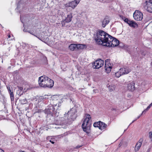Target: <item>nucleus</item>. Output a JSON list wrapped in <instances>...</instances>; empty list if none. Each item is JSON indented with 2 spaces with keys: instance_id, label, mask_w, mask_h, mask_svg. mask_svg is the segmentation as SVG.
Segmentation results:
<instances>
[{
  "instance_id": "obj_1",
  "label": "nucleus",
  "mask_w": 152,
  "mask_h": 152,
  "mask_svg": "<svg viewBox=\"0 0 152 152\" xmlns=\"http://www.w3.org/2000/svg\"><path fill=\"white\" fill-rule=\"evenodd\" d=\"M111 36L105 32L99 30L94 34V37L98 44L106 46Z\"/></svg>"
},
{
  "instance_id": "obj_2",
  "label": "nucleus",
  "mask_w": 152,
  "mask_h": 152,
  "mask_svg": "<svg viewBox=\"0 0 152 152\" xmlns=\"http://www.w3.org/2000/svg\"><path fill=\"white\" fill-rule=\"evenodd\" d=\"M76 112L75 109H71L67 113L64 114L63 117L60 118V124L66 125L70 124L71 121H74L76 119Z\"/></svg>"
},
{
  "instance_id": "obj_3",
  "label": "nucleus",
  "mask_w": 152,
  "mask_h": 152,
  "mask_svg": "<svg viewBox=\"0 0 152 152\" xmlns=\"http://www.w3.org/2000/svg\"><path fill=\"white\" fill-rule=\"evenodd\" d=\"M38 83L39 86L44 88H52L54 85V81L48 77L42 76L39 78Z\"/></svg>"
},
{
  "instance_id": "obj_4",
  "label": "nucleus",
  "mask_w": 152,
  "mask_h": 152,
  "mask_svg": "<svg viewBox=\"0 0 152 152\" xmlns=\"http://www.w3.org/2000/svg\"><path fill=\"white\" fill-rule=\"evenodd\" d=\"M85 117L86 118L82 124V127L84 132L88 133V127L89 128L90 127L91 124L90 120L91 119V117L90 115L88 114H85Z\"/></svg>"
},
{
  "instance_id": "obj_5",
  "label": "nucleus",
  "mask_w": 152,
  "mask_h": 152,
  "mask_svg": "<svg viewBox=\"0 0 152 152\" xmlns=\"http://www.w3.org/2000/svg\"><path fill=\"white\" fill-rule=\"evenodd\" d=\"M109 42L107 43V47H114L118 46L119 44V41L116 38L112 36L110 37Z\"/></svg>"
},
{
  "instance_id": "obj_6",
  "label": "nucleus",
  "mask_w": 152,
  "mask_h": 152,
  "mask_svg": "<svg viewBox=\"0 0 152 152\" xmlns=\"http://www.w3.org/2000/svg\"><path fill=\"white\" fill-rule=\"evenodd\" d=\"M104 64L103 60L100 59L95 61L92 63L93 67L94 69H98L102 66Z\"/></svg>"
},
{
  "instance_id": "obj_7",
  "label": "nucleus",
  "mask_w": 152,
  "mask_h": 152,
  "mask_svg": "<svg viewBox=\"0 0 152 152\" xmlns=\"http://www.w3.org/2000/svg\"><path fill=\"white\" fill-rule=\"evenodd\" d=\"M142 13L139 10L135 11L133 14V17L134 19L137 21L142 20L143 18Z\"/></svg>"
},
{
  "instance_id": "obj_8",
  "label": "nucleus",
  "mask_w": 152,
  "mask_h": 152,
  "mask_svg": "<svg viewBox=\"0 0 152 152\" xmlns=\"http://www.w3.org/2000/svg\"><path fill=\"white\" fill-rule=\"evenodd\" d=\"M146 3L145 8L148 12L152 13V0L146 1Z\"/></svg>"
},
{
  "instance_id": "obj_9",
  "label": "nucleus",
  "mask_w": 152,
  "mask_h": 152,
  "mask_svg": "<svg viewBox=\"0 0 152 152\" xmlns=\"http://www.w3.org/2000/svg\"><path fill=\"white\" fill-rule=\"evenodd\" d=\"M78 0H75L74 1L69 2L66 4L65 6L66 7H71L74 9L79 4Z\"/></svg>"
},
{
  "instance_id": "obj_10",
  "label": "nucleus",
  "mask_w": 152,
  "mask_h": 152,
  "mask_svg": "<svg viewBox=\"0 0 152 152\" xmlns=\"http://www.w3.org/2000/svg\"><path fill=\"white\" fill-rule=\"evenodd\" d=\"M143 141V139L142 138H140L138 142L136 143L134 149L135 152H137L140 148Z\"/></svg>"
},
{
  "instance_id": "obj_11",
  "label": "nucleus",
  "mask_w": 152,
  "mask_h": 152,
  "mask_svg": "<svg viewBox=\"0 0 152 152\" xmlns=\"http://www.w3.org/2000/svg\"><path fill=\"white\" fill-rule=\"evenodd\" d=\"M110 59H107L105 61V68L106 71H108V72H110L111 69L112 68V66L110 65Z\"/></svg>"
},
{
  "instance_id": "obj_12",
  "label": "nucleus",
  "mask_w": 152,
  "mask_h": 152,
  "mask_svg": "<svg viewBox=\"0 0 152 152\" xmlns=\"http://www.w3.org/2000/svg\"><path fill=\"white\" fill-rule=\"evenodd\" d=\"M49 110L51 112V116H53L54 115H57L58 116V115L57 114V110H56L55 108L53 105H51L48 107Z\"/></svg>"
},
{
  "instance_id": "obj_13",
  "label": "nucleus",
  "mask_w": 152,
  "mask_h": 152,
  "mask_svg": "<svg viewBox=\"0 0 152 152\" xmlns=\"http://www.w3.org/2000/svg\"><path fill=\"white\" fill-rule=\"evenodd\" d=\"M121 72H122V75L127 74L131 71V69L128 67H124L120 69Z\"/></svg>"
},
{
  "instance_id": "obj_14",
  "label": "nucleus",
  "mask_w": 152,
  "mask_h": 152,
  "mask_svg": "<svg viewBox=\"0 0 152 152\" xmlns=\"http://www.w3.org/2000/svg\"><path fill=\"white\" fill-rule=\"evenodd\" d=\"M135 83L134 82H132L129 83L127 87L128 89L131 91H133L135 90Z\"/></svg>"
},
{
  "instance_id": "obj_15",
  "label": "nucleus",
  "mask_w": 152,
  "mask_h": 152,
  "mask_svg": "<svg viewBox=\"0 0 152 152\" xmlns=\"http://www.w3.org/2000/svg\"><path fill=\"white\" fill-rule=\"evenodd\" d=\"M110 21V20L108 17H106L102 22V26L103 27H105L106 25L109 23Z\"/></svg>"
},
{
  "instance_id": "obj_16",
  "label": "nucleus",
  "mask_w": 152,
  "mask_h": 152,
  "mask_svg": "<svg viewBox=\"0 0 152 152\" xmlns=\"http://www.w3.org/2000/svg\"><path fill=\"white\" fill-rule=\"evenodd\" d=\"M9 93L10 94V97L11 101H14V95L13 93L12 89H11L10 86H7Z\"/></svg>"
},
{
  "instance_id": "obj_17",
  "label": "nucleus",
  "mask_w": 152,
  "mask_h": 152,
  "mask_svg": "<svg viewBox=\"0 0 152 152\" xmlns=\"http://www.w3.org/2000/svg\"><path fill=\"white\" fill-rule=\"evenodd\" d=\"M129 25L131 27L135 28L137 27V24L133 20H130L129 22Z\"/></svg>"
},
{
  "instance_id": "obj_18",
  "label": "nucleus",
  "mask_w": 152,
  "mask_h": 152,
  "mask_svg": "<svg viewBox=\"0 0 152 152\" xmlns=\"http://www.w3.org/2000/svg\"><path fill=\"white\" fill-rule=\"evenodd\" d=\"M72 13H70L67 15V17L65 19V21L66 23L70 22L72 20Z\"/></svg>"
},
{
  "instance_id": "obj_19",
  "label": "nucleus",
  "mask_w": 152,
  "mask_h": 152,
  "mask_svg": "<svg viewBox=\"0 0 152 152\" xmlns=\"http://www.w3.org/2000/svg\"><path fill=\"white\" fill-rule=\"evenodd\" d=\"M100 124L99 129L103 130L105 129L107 126V124L104 123L100 121Z\"/></svg>"
},
{
  "instance_id": "obj_20",
  "label": "nucleus",
  "mask_w": 152,
  "mask_h": 152,
  "mask_svg": "<svg viewBox=\"0 0 152 152\" xmlns=\"http://www.w3.org/2000/svg\"><path fill=\"white\" fill-rule=\"evenodd\" d=\"M77 45L75 44H71L69 46V49L72 51H73L77 48Z\"/></svg>"
},
{
  "instance_id": "obj_21",
  "label": "nucleus",
  "mask_w": 152,
  "mask_h": 152,
  "mask_svg": "<svg viewBox=\"0 0 152 152\" xmlns=\"http://www.w3.org/2000/svg\"><path fill=\"white\" fill-rule=\"evenodd\" d=\"M86 45L84 44H78L77 45V49H83L84 48Z\"/></svg>"
},
{
  "instance_id": "obj_22",
  "label": "nucleus",
  "mask_w": 152,
  "mask_h": 152,
  "mask_svg": "<svg viewBox=\"0 0 152 152\" xmlns=\"http://www.w3.org/2000/svg\"><path fill=\"white\" fill-rule=\"evenodd\" d=\"M122 72H121L120 70L118 72H116L115 73V76L117 78L119 77L121 75H123L122 74Z\"/></svg>"
},
{
  "instance_id": "obj_23",
  "label": "nucleus",
  "mask_w": 152,
  "mask_h": 152,
  "mask_svg": "<svg viewBox=\"0 0 152 152\" xmlns=\"http://www.w3.org/2000/svg\"><path fill=\"white\" fill-rule=\"evenodd\" d=\"M45 112L46 114H47V115L51 116V112L49 110L48 108L45 109Z\"/></svg>"
},
{
  "instance_id": "obj_24",
  "label": "nucleus",
  "mask_w": 152,
  "mask_h": 152,
  "mask_svg": "<svg viewBox=\"0 0 152 152\" xmlns=\"http://www.w3.org/2000/svg\"><path fill=\"white\" fill-rule=\"evenodd\" d=\"M99 122H100V121L97 122H95L94 123L93 125L94 126V127H99H99H100V123Z\"/></svg>"
},
{
  "instance_id": "obj_25",
  "label": "nucleus",
  "mask_w": 152,
  "mask_h": 152,
  "mask_svg": "<svg viewBox=\"0 0 152 152\" xmlns=\"http://www.w3.org/2000/svg\"><path fill=\"white\" fill-rule=\"evenodd\" d=\"M20 103L22 104H26L27 102V100L26 99L20 100Z\"/></svg>"
},
{
  "instance_id": "obj_26",
  "label": "nucleus",
  "mask_w": 152,
  "mask_h": 152,
  "mask_svg": "<svg viewBox=\"0 0 152 152\" xmlns=\"http://www.w3.org/2000/svg\"><path fill=\"white\" fill-rule=\"evenodd\" d=\"M109 89L110 90V91H112L115 89L114 86H109Z\"/></svg>"
},
{
  "instance_id": "obj_27",
  "label": "nucleus",
  "mask_w": 152,
  "mask_h": 152,
  "mask_svg": "<svg viewBox=\"0 0 152 152\" xmlns=\"http://www.w3.org/2000/svg\"><path fill=\"white\" fill-rule=\"evenodd\" d=\"M131 20H129L128 18H126V19H124V21L126 23H127L128 24H129V22H130V21Z\"/></svg>"
},
{
  "instance_id": "obj_28",
  "label": "nucleus",
  "mask_w": 152,
  "mask_h": 152,
  "mask_svg": "<svg viewBox=\"0 0 152 152\" xmlns=\"http://www.w3.org/2000/svg\"><path fill=\"white\" fill-rule=\"evenodd\" d=\"M149 134V137L151 141H152V132H150Z\"/></svg>"
},
{
  "instance_id": "obj_29",
  "label": "nucleus",
  "mask_w": 152,
  "mask_h": 152,
  "mask_svg": "<svg viewBox=\"0 0 152 152\" xmlns=\"http://www.w3.org/2000/svg\"><path fill=\"white\" fill-rule=\"evenodd\" d=\"M66 23L65 21V20L64 21H62L61 22V24L62 25V26H65V23Z\"/></svg>"
},
{
  "instance_id": "obj_30",
  "label": "nucleus",
  "mask_w": 152,
  "mask_h": 152,
  "mask_svg": "<svg viewBox=\"0 0 152 152\" xmlns=\"http://www.w3.org/2000/svg\"><path fill=\"white\" fill-rule=\"evenodd\" d=\"M34 36H36V37H37L38 38L39 40H41V41H42V42H44V41L42 39V37H40V36H36L35 35H34Z\"/></svg>"
},
{
  "instance_id": "obj_31",
  "label": "nucleus",
  "mask_w": 152,
  "mask_h": 152,
  "mask_svg": "<svg viewBox=\"0 0 152 152\" xmlns=\"http://www.w3.org/2000/svg\"><path fill=\"white\" fill-rule=\"evenodd\" d=\"M148 110L147 109V108L145 110H143V111L142 113L141 114V115H142L143 113L145 114Z\"/></svg>"
},
{
  "instance_id": "obj_32",
  "label": "nucleus",
  "mask_w": 152,
  "mask_h": 152,
  "mask_svg": "<svg viewBox=\"0 0 152 152\" xmlns=\"http://www.w3.org/2000/svg\"><path fill=\"white\" fill-rule=\"evenodd\" d=\"M47 96L45 95L44 96H41V99H46L48 98L47 97Z\"/></svg>"
},
{
  "instance_id": "obj_33",
  "label": "nucleus",
  "mask_w": 152,
  "mask_h": 152,
  "mask_svg": "<svg viewBox=\"0 0 152 152\" xmlns=\"http://www.w3.org/2000/svg\"><path fill=\"white\" fill-rule=\"evenodd\" d=\"M82 145H77V146H76L75 148H78L81 147L82 146Z\"/></svg>"
},
{
  "instance_id": "obj_34",
  "label": "nucleus",
  "mask_w": 152,
  "mask_h": 152,
  "mask_svg": "<svg viewBox=\"0 0 152 152\" xmlns=\"http://www.w3.org/2000/svg\"><path fill=\"white\" fill-rule=\"evenodd\" d=\"M98 91L97 89H94L93 90V92L94 93H96L97 92H98Z\"/></svg>"
},
{
  "instance_id": "obj_35",
  "label": "nucleus",
  "mask_w": 152,
  "mask_h": 152,
  "mask_svg": "<svg viewBox=\"0 0 152 152\" xmlns=\"http://www.w3.org/2000/svg\"><path fill=\"white\" fill-rule=\"evenodd\" d=\"M151 147L149 148L148 149V150H147V151L146 152H150V151H151Z\"/></svg>"
},
{
  "instance_id": "obj_36",
  "label": "nucleus",
  "mask_w": 152,
  "mask_h": 152,
  "mask_svg": "<svg viewBox=\"0 0 152 152\" xmlns=\"http://www.w3.org/2000/svg\"><path fill=\"white\" fill-rule=\"evenodd\" d=\"M122 144V142H120V143L119 144V145H118L119 147H120L121 146Z\"/></svg>"
},
{
  "instance_id": "obj_37",
  "label": "nucleus",
  "mask_w": 152,
  "mask_h": 152,
  "mask_svg": "<svg viewBox=\"0 0 152 152\" xmlns=\"http://www.w3.org/2000/svg\"><path fill=\"white\" fill-rule=\"evenodd\" d=\"M151 106L150 104L147 107V109H148L149 110L151 107Z\"/></svg>"
},
{
  "instance_id": "obj_38",
  "label": "nucleus",
  "mask_w": 152,
  "mask_h": 152,
  "mask_svg": "<svg viewBox=\"0 0 152 152\" xmlns=\"http://www.w3.org/2000/svg\"><path fill=\"white\" fill-rule=\"evenodd\" d=\"M49 142H51L52 144H54L55 143L54 142L52 141L51 140H49Z\"/></svg>"
},
{
  "instance_id": "obj_39",
  "label": "nucleus",
  "mask_w": 152,
  "mask_h": 152,
  "mask_svg": "<svg viewBox=\"0 0 152 152\" xmlns=\"http://www.w3.org/2000/svg\"><path fill=\"white\" fill-rule=\"evenodd\" d=\"M121 17L122 18V19L124 20V19H126V18H125L123 16H122V17H121Z\"/></svg>"
},
{
  "instance_id": "obj_40",
  "label": "nucleus",
  "mask_w": 152,
  "mask_h": 152,
  "mask_svg": "<svg viewBox=\"0 0 152 152\" xmlns=\"http://www.w3.org/2000/svg\"><path fill=\"white\" fill-rule=\"evenodd\" d=\"M0 152H4V151L2 149H0Z\"/></svg>"
},
{
  "instance_id": "obj_41",
  "label": "nucleus",
  "mask_w": 152,
  "mask_h": 152,
  "mask_svg": "<svg viewBox=\"0 0 152 152\" xmlns=\"http://www.w3.org/2000/svg\"><path fill=\"white\" fill-rule=\"evenodd\" d=\"M130 152L129 150H126L125 151V152Z\"/></svg>"
},
{
  "instance_id": "obj_42",
  "label": "nucleus",
  "mask_w": 152,
  "mask_h": 152,
  "mask_svg": "<svg viewBox=\"0 0 152 152\" xmlns=\"http://www.w3.org/2000/svg\"><path fill=\"white\" fill-rule=\"evenodd\" d=\"M141 115V114L139 116H138V117H137V119H136V120L137 119H138V118H140V116H141V115Z\"/></svg>"
},
{
  "instance_id": "obj_43",
  "label": "nucleus",
  "mask_w": 152,
  "mask_h": 152,
  "mask_svg": "<svg viewBox=\"0 0 152 152\" xmlns=\"http://www.w3.org/2000/svg\"><path fill=\"white\" fill-rule=\"evenodd\" d=\"M29 33L30 34H32V35H34L33 34H32V33L30 32V31H28Z\"/></svg>"
},
{
  "instance_id": "obj_44",
  "label": "nucleus",
  "mask_w": 152,
  "mask_h": 152,
  "mask_svg": "<svg viewBox=\"0 0 152 152\" xmlns=\"http://www.w3.org/2000/svg\"><path fill=\"white\" fill-rule=\"evenodd\" d=\"M19 2H18V7H17V8H18L19 7Z\"/></svg>"
},
{
  "instance_id": "obj_45",
  "label": "nucleus",
  "mask_w": 152,
  "mask_h": 152,
  "mask_svg": "<svg viewBox=\"0 0 152 152\" xmlns=\"http://www.w3.org/2000/svg\"><path fill=\"white\" fill-rule=\"evenodd\" d=\"M11 37V36L10 35H9L8 36V38H10Z\"/></svg>"
},
{
  "instance_id": "obj_46",
  "label": "nucleus",
  "mask_w": 152,
  "mask_h": 152,
  "mask_svg": "<svg viewBox=\"0 0 152 152\" xmlns=\"http://www.w3.org/2000/svg\"><path fill=\"white\" fill-rule=\"evenodd\" d=\"M136 120H136H134L133 121H132V123H131V124H132V123H133V122H134Z\"/></svg>"
},
{
  "instance_id": "obj_47",
  "label": "nucleus",
  "mask_w": 152,
  "mask_h": 152,
  "mask_svg": "<svg viewBox=\"0 0 152 152\" xmlns=\"http://www.w3.org/2000/svg\"><path fill=\"white\" fill-rule=\"evenodd\" d=\"M23 31H24V32H26V30H25V29H23Z\"/></svg>"
},
{
  "instance_id": "obj_48",
  "label": "nucleus",
  "mask_w": 152,
  "mask_h": 152,
  "mask_svg": "<svg viewBox=\"0 0 152 152\" xmlns=\"http://www.w3.org/2000/svg\"><path fill=\"white\" fill-rule=\"evenodd\" d=\"M150 105L152 106V102L150 104Z\"/></svg>"
},
{
  "instance_id": "obj_49",
  "label": "nucleus",
  "mask_w": 152,
  "mask_h": 152,
  "mask_svg": "<svg viewBox=\"0 0 152 152\" xmlns=\"http://www.w3.org/2000/svg\"><path fill=\"white\" fill-rule=\"evenodd\" d=\"M46 39H48V40L49 39V38L48 37H47Z\"/></svg>"
},
{
  "instance_id": "obj_50",
  "label": "nucleus",
  "mask_w": 152,
  "mask_h": 152,
  "mask_svg": "<svg viewBox=\"0 0 152 152\" xmlns=\"http://www.w3.org/2000/svg\"><path fill=\"white\" fill-rule=\"evenodd\" d=\"M57 104L56 105H55V106H57Z\"/></svg>"
},
{
  "instance_id": "obj_51",
  "label": "nucleus",
  "mask_w": 152,
  "mask_h": 152,
  "mask_svg": "<svg viewBox=\"0 0 152 152\" xmlns=\"http://www.w3.org/2000/svg\"><path fill=\"white\" fill-rule=\"evenodd\" d=\"M23 94V93H22L20 95V96H21V95Z\"/></svg>"
},
{
  "instance_id": "obj_52",
  "label": "nucleus",
  "mask_w": 152,
  "mask_h": 152,
  "mask_svg": "<svg viewBox=\"0 0 152 152\" xmlns=\"http://www.w3.org/2000/svg\"><path fill=\"white\" fill-rule=\"evenodd\" d=\"M58 106H59V104H58Z\"/></svg>"
},
{
  "instance_id": "obj_53",
  "label": "nucleus",
  "mask_w": 152,
  "mask_h": 152,
  "mask_svg": "<svg viewBox=\"0 0 152 152\" xmlns=\"http://www.w3.org/2000/svg\"><path fill=\"white\" fill-rule=\"evenodd\" d=\"M61 102H62V101H60V103H61Z\"/></svg>"
}]
</instances>
